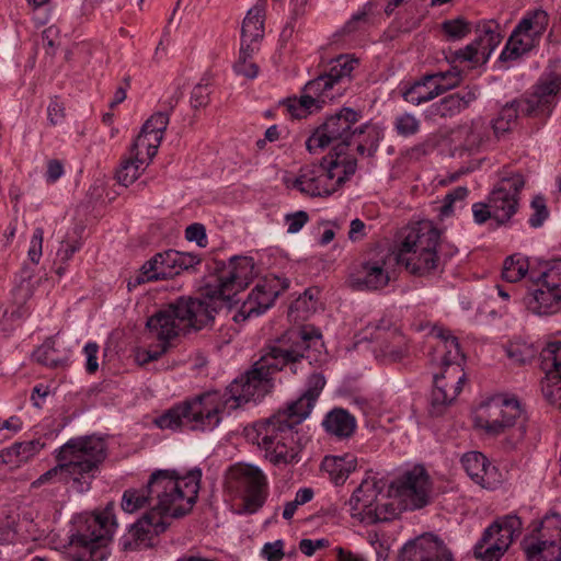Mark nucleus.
Returning <instances> with one entry per match:
<instances>
[{
  "label": "nucleus",
  "instance_id": "19",
  "mask_svg": "<svg viewBox=\"0 0 561 561\" xmlns=\"http://www.w3.org/2000/svg\"><path fill=\"white\" fill-rule=\"evenodd\" d=\"M170 518L172 517L156 515L154 512H147L133 524L128 531L121 538L119 543L123 550L135 551L152 547L156 537L164 533L169 527Z\"/></svg>",
  "mask_w": 561,
  "mask_h": 561
},
{
  "label": "nucleus",
  "instance_id": "52",
  "mask_svg": "<svg viewBox=\"0 0 561 561\" xmlns=\"http://www.w3.org/2000/svg\"><path fill=\"white\" fill-rule=\"evenodd\" d=\"M285 107L291 117L302 118L312 113L316 105L310 96L302 94L299 99H288L285 103Z\"/></svg>",
  "mask_w": 561,
  "mask_h": 561
},
{
  "label": "nucleus",
  "instance_id": "43",
  "mask_svg": "<svg viewBox=\"0 0 561 561\" xmlns=\"http://www.w3.org/2000/svg\"><path fill=\"white\" fill-rule=\"evenodd\" d=\"M528 270L527 259L522 254H513L504 261L502 277L508 283H516L525 277Z\"/></svg>",
  "mask_w": 561,
  "mask_h": 561
},
{
  "label": "nucleus",
  "instance_id": "6",
  "mask_svg": "<svg viewBox=\"0 0 561 561\" xmlns=\"http://www.w3.org/2000/svg\"><path fill=\"white\" fill-rule=\"evenodd\" d=\"M354 158H323L318 164L302 167L294 178L286 176L284 182L288 188H295L310 197L329 196L333 194L356 171Z\"/></svg>",
  "mask_w": 561,
  "mask_h": 561
},
{
  "label": "nucleus",
  "instance_id": "9",
  "mask_svg": "<svg viewBox=\"0 0 561 561\" xmlns=\"http://www.w3.org/2000/svg\"><path fill=\"white\" fill-rule=\"evenodd\" d=\"M560 95L561 73H545L528 96L507 103L502 107L499 116L512 125L519 115L545 119L552 113Z\"/></svg>",
  "mask_w": 561,
  "mask_h": 561
},
{
  "label": "nucleus",
  "instance_id": "25",
  "mask_svg": "<svg viewBox=\"0 0 561 561\" xmlns=\"http://www.w3.org/2000/svg\"><path fill=\"white\" fill-rule=\"evenodd\" d=\"M400 561H451V554L433 535H424L405 543Z\"/></svg>",
  "mask_w": 561,
  "mask_h": 561
},
{
  "label": "nucleus",
  "instance_id": "61",
  "mask_svg": "<svg viewBox=\"0 0 561 561\" xmlns=\"http://www.w3.org/2000/svg\"><path fill=\"white\" fill-rule=\"evenodd\" d=\"M43 238H44V231L42 228H36L33 232L32 239H31V245L28 249V257L30 260L37 264L42 256V247H43Z\"/></svg>",
  "mask_w": 561,
  "mask_h": 561
},
{
  "label": "nucleus",
  "instance_id": "33",
  "mask_svg": "<svg viewBox=\"0 0 561 561\" xmlns=\"http://www.w3.org/2000/svg\"><path fill=\"white\" fill-rule=\"evenodd\" d=\"M322 425L329 434L348 438L355 432L356 420L346 410L336 408L325 415Z\"/></svg>",
  "mask_w": 561,
  "mask_h": 561
},
{
  "label": "nucleus",
  "instance_id": "60",
  "mask_svg": "<svg viewBox=\"0 0 561 561\" xmlns=\"http://www.w3.org/2000/svg\"><path fill=\"white\" fill-rule=\"evenodd\" d=\"M309 220V216L304 210H298L285 216L288 233H297Z\"/></svg>",
  "mask_w": 561,
  "mask_h": 561
},
{
  "label": "nucleus",
  "instance_id": "3",
  "mask_svg": "<svg viewBox=\"0 0 561 561\" xmlns=\"http://www.w3.org/2000/svg\"><path fill=\"white\" fill-rule=\"evenodd\" d=\"M202 470L194 468L180 476L175 470H157L151 473L147 485L141 489H128L122 497V508L135 513L150 507L156 515L182 517L190 513L197 500L201 488Z\"/></svg>",
  "mask_w": 561,
  "mask_h": 561
},
{
  "label": "nucleus",
  "instance_id": "26",
  "mask_svg": "<svg viewBox=\"0 0 561 561\" xmlns=\"http://www.w3.org/2000/svg\"><path fill=\"white\" fill-rule=\"evenodd\" d=\"M477 87H466L433 103L425 112L428 119L451 118L468 108L478 98Z\"/></svg>",
  "mask_w": 561,
  "mask_h": 561
},
{
  "label": "nucleus",
  "instance_id": "34",
  "mask_svg": "<svg viewBox=\"0 0 561 561\" xmlns=\"http://www.w3.org/2000/svg\"><path fill=\"white\" fill-rule=\"evenodd\" d=\"M357 60L347 55H341L330 62V68L324 72L328 81L335 88L337 94H342L345 84L350 82L351 73L355 68Z\"/></svg>",
  "mask_w": 561,
  "mask_h": 561
},
{
  "label": "nucleus",
  "instance_id": "39",
  "mask_svg": "<svg viewBox=\"0 0 561 561\" xmlns=\"http://www.w3.org/2000/svg\"><path fill=\"white\" fill-rule=\"evenodd\" d=\"M304 94L312 99L316 110L320 108L327 101H331L340 95L323 73L305 85Z\"/></svg>",
  "mask_w": 561,
  "mask_h": 561
},
{
  "label": "nucleus",
  "instance_id": "59",
  "mask_svg": "<svg viewBox=\"0 0 561 561\" xmlns=\"http://www.w3.org/2000/svg\"><path fill=\"white\" fill-rule=\"evenodd\" d=\"M531 208L534 210V214L529 218V224L534 228L540 227L543 221L548 217V209L546 206L545 198L541 196H536L531 201Z\"/></svg>",
  "mask_w": 561,
  "mask_h": 561
},
{
  "label": "nucleus",
  "instance_id": "54",
  "mask_svg": "<svg viewBox=\"0 0 561 561\" xmlns=\"http://www.w3.org/2000/svg\"><path fill=\"white\" fill-rule=\"evenodd\" d=\"M486 137V124L482 119H476L472 121L465 141L469 149H473L481 146Z\"/></svg>",
  "mask_w": 561,
  "mask_h": 561
},
{
  "label": "nucleus",
  "instance_id": "32",
  "mask_svg": "<svg viewBox=\"0 0 561 561\" xmlns=\"http://www.w3.org/2000/svg\"><path fill=\"white\" fill-rule=\"evenodd\" d=\"M525 552L528 561H561V543L534 535L525 541Z\"/></svg>",
  "mask_w": 561,
  "mask_h": 561
},
{
  "label": "nucleus",
  "instance_id": "15",
  "mask_svg": "<svg viewBox=\"0 0 561 561\" xmlns=\"http://www.w3.org/2000/svg\"><path fill=\"white\" fill-rule=\"evenodd\" d=\"M538 288L527 301L528 308L538 314H551L561 309V260H552L541 266Z\"/></svg>",
  "mask_w": 561,
  "mask_h": 561
},
{
  "label": "nucleus",
  "instance_id": "41",
  "mask_svg": "<svg viewBox=\"0 0 561 561\" xmlns=\"http://www.w3.org/2000/svg\"><path fill=\"white\" fill-rule=\"evenodd\" d=\"M402 96L408 103L420 105L435 99L438 94L432 80H426V76H424L420 81H416L407 89Z\"/></svg>",
  "mask_w": 561,
  "mask_h": 561
},
{
  "label": "nucleus",
  "instance_id": "21",
  "mask_svg": "<svg viewBox=\"0 0 561 561\" xmlns=\"http://www.w3.org/2000/svg\"><path fill=\"white\" fill-rule=\"evenodd\" d=\"M296 413L288 408L278 410L274 415L255 424L256 443L259 447H266L275 443L287 442L288 437L298 438L296 427L302 422L295 417Z\"/></svg>",
  "mask_w": 561,
  "mask_h": 561
},
{
  "label": "nucleus",
  "instance_id": "13",
  "mask_svg": "<svg viewBox=\"0 0 561 561\" xmlns=\"http://www.w3.org/2000/svg\"><path fill=\"white\" fill-rule=\"evenodd\" d=\"M227 488L242 495L247 512H256L265 502L267 494L266 478L255 466L237 463L226 473Z\"/></svg>",
  "mask_w": 561,
  "mask_h": 561
},
{
  "label": "nucleus",
  "instance_id": "58",
  "mask_svg": "<svg viewBox=\"0 0 561 561\" xmlns=\"http://www.w3.org/2000/svg\"><path fill=\"white\" fill-rule=\"evenodd\" d=\"M169 119L170 116L168 111H159L146 121L142 128L163 135L169 124Z\"/></svg>",
  "mask_w": 561,
  "mask_h": 561
},
{
  "label": "nucleus",
  "instance_id": "1",
  "mask_svg": "<svg viewBox=\"0 0 561 561\" xmlns=\"http://www.w3.org/2000/svg\"><path fill=\"white\" fill-rule=\"evenodd\" d=\"M320 337L319 330L313 327L287 331L267 345L252 368L236 378L225 392L208 391L178 403L156 417L154 424L161 430L213 431L227 408L234 410L271 392L276 373L289 367L296 375L310 342Z\"/></svg>",
  "mask_w": 561,
  "mask_h": 561
},
{
  "label": "nucleus",
  "instance_id": "7",
  "mask_svg": "<svg viewBox=\"0 0 561 561\" xmlns=\"http://www.w3.org/2000/svg\"><path fill=\"white\" fill-rule=\"evenodd\" d=\"M116 526L112 505L85 517L70 539L71 561H105Z\"/></svg>",
  "mask_w": 561,
  "mask_h": 561
},
{
  "label": "nucleus",
  "instance_id": "11",
  "mask_svg": "<svg viewBox=\"0 0 561 561\" xmlns=\"http://www.w3.org/2000/svg\"><path fill=\"white\" fill-rule=\"evenodd\" d=\"M360 113L350 107H343L339 113L327 118L314 133L307 139L306 147L310 153L317 149H322L332 142H336L333 148L335 157L341 151V159L344 156V149L351 146L352 137H363L369 125L365 124L353 129V126L359 121Z\"/></svg>",
  "mask_w": 561,
  "mask_h": 561
},
{
  "label": "nucleus",
  "instance_id": "8",
  "mask_svg": "<svg viewBox=\"0 0 561 561\" xmlns=\"http://www.w3.org/2000/svg\"><path fill=\"white\" fill-rule=\"evenodd\" d=\"M525 422L519 402L515 398L502 396L481 403L473 417L474 426L486 435L495 437L511 431L508 443L512 446L523 440L526 434Z\"/></svg>",
  "mask_w": 561,
  "mask_h": 561
},
{
  "label": "nucleus",
  "instance_id": "45",
  "mask_svg": "<svg viewBox=\"0 0 561 561\" xmlns=\"http://www.w3.org/2000/svg\"><path fill=\"white\" fill-rule=\"evenodd\" d=\"M257 47H250L245 44L240 45L239 58L233 65V70L237 75L243 76L248 79L256 78L259 73V66L251 60L253 53Z\"/></svg>",
  "mask_w": 561,
  "mask_h": 561
},
{
  "label": "nucleus",
  "instance_id": "2",
  "mask_svg": "<svg viewBox=\"0 0 561 561\" xmlns=\"http://www.w3.org/2000/svg\"><path fill=\"white\" fill-rule=\"evenodd\" d=\"M254 277V261L234 256L219 271L214 284L207 285V299L181 297L151 316L146 323L151 339L159 341L154 350L146 352L144 362L157 360L168 351L169 343L181 333L201 330L214 320L218 301L231 305L234 296Z\"/></svg>",
  "mask_w": 561,
  "mask_h": 561
},
{
  "label": "nucleus",
  "instance_id": "20",
  "mask_svg": "<svg viewBox=\"0 0 561 561\" xmlns=\"http://www.w3.org/2000/svg\"><path fill=\"white\" fill-rule=\"evenodd\" d=\"M476 34L472 43L455 53L456 59L474 65L485 64L502 41L501 27L493 20L479 23Z\"/></svg>",
  "mask_w": 561,
  "mask_h": 561
},
{
  "label": "nucleus",
  "instance_id": "64",
  "mask_svg": "<svg viewBox=\"0 0 561 561\" xmlns=\"http://www.w3.org/2000/svg\"><path fill=\"white\" fill-rule=\"evenodd\" d=\"M284 542L282 540H276L274 542H267L264 545L262 549V556L267 561H280L284 557Z\"/></svg>",
  "mask_w": 561,
  "mask_h": 561
},
{
  "label": "nucleus",
  "instance_id": "29",
  "mask_svg": "<svg viewBox=\"0 0 561 561\" xmlns=\"http://www.w3.org/2000/svg\"><path fill=\"white\" fill-rule=\"evenodd\" d=\"M265 1L259 0V3L248 11L241 27V44L256 47L257 42L263 38Z\"/></svg>",
  "mask_w": 561,
  "mask_h": 561
},
{
  "label": "nucleus",
  "instance_id": "36",
  "mask_svg": "<svg viewBox=\"0 0 561 561\" xmlns=\"http://www.w3.org/2000/svg\"><path fill=\"white\" fill-rule=\"evenodd\" d=\"M262 449L265 451V458L275 466H286L299 460L298 438L288 437L287 442L282 440V444L275 443L272 446L262 447Z\"/></svg>",
  "mask_w": 561,
  "mask_h": 561
},
{
  "label": "nucleus",
  "instance_id": "47",
  "mask_svg": "<svg viewBox=\"0 0 561 561\" xmlns=\"http://www.w3.org/2000/svg\"><path fill=\"white\" fill-rule=\"evenodd\" d=\"M468 188L466 186H457L450 191L443 201L439 207V217L442 219L451 216L456 209H461L465 205V199L468 196Z\"/></svg>",
  "mask_w": 561,
  "mask_h": 561
},
{
  "label": "nucleus",
  "instance_id": "28",
  "mask_svg": "<svg viewBox=\"0 0 561 561\" xmlns=\"http://www.w3.org/2000/svg\"><path fill=\"white\" fill-rule=\"evenodd\" d=\"M380 340L374 347L375 357L385 363H396L407 356L409 347L405 337L397 332L390 331L385 336H377Z\"/></svg>",
  "mask_w": 561,
  "mask_h": 561
},
{
  "label": "nucleus",
  "instance_id": "51",
  "mask_svg": "<svg viewBox=\"0 0 561 561\" xmlns=\"http://www.w3.org/2000/svg\"><path fill=\"white\" fill-rule=\"evenodd\" d=\"M394 130L401 137H411L419 133L421 121L411 113H401L393 121Z\"/></svg>",
  "mask_w": 561,
  "mask_h": 561
},
{
  "label": "nucleus",
  "instance_id": "42",
  "mask_svg": "<svg viewBox=\"0 0 561 561\" xmlns=\"http://www.w3.org/2000/svg\"><path fill=\"white\" fill-rule=\"evenodd\" d=\"M534 44L527 37H523L515 31L512 32L505 48L500 55L501 61L517 60L523 55L531 50Z\"/></svg>",
  "mask_w": 561,
  "mask_h": 561
},
{
  "label": "nucleus",
  "instance_id": "40",
  "mask_svg": "<svg viewBox=\"0 0 561 561\" xmlns=\"http://www.w3.org/2000/svg\"><path fill=\"white\" fill-rule=\"evenodd\" d=\"M162 139L163 135L141 128L131 148L136 150V156L141 154L151 161L156 157Z\"/></svg>",
  "mask_w": 561,
  "mask_h": 561
},
{
  "label": "nucleus",
  "instance_id": "49",
  "mask_svg": "<svg viewBox=\"0 0 561 561\" xmlns=\"http://www.w3.org/2000/svg\"><path fill=\"white\" fill-rule=\"evenodd\" d=\"M538 348L524 341L511 342L506 347L507 356L516 364H526L535 358Z\"/></svg>",
  "mask_w": 561,
  "mask_h": 561
},
{
  "label": "nucleus",
  "instance_id": "56",
  "mask_svg": "<svg viewBox=\"0 0 561 561\" xmlns=\"http://www.w3.org/2000/svg\"><path fill=\"white\" fill-rule=\"evenodd\" d=\"M14 446L19 450L20 462L26 463L45 446L39 439L15 443Z\"/></svg>",
  "mask_w": 561,
  "mask_h": 561
},
{
  "label": "nucleus",
  "instance_id": "46",
  "mask_svg": "<svg viewBox=\"0 0 561 561\" xmlns=\"http://www.w3.org/2000/svg\"><path fill=\"white\" fill-rule=\"evenodd\" d=\"M33 358L39 364L54 368L62 366L66 363V357L57 354L53 339L46 340L37 347L33 352Z\"/></svg>",
  "mask_w": 561,
  "mask_h": 561
},
{
  "label": "nucleus",
  "instance_id": "55",
  "mask_svg": "<svg viewBox=\"0 0 561 561\" xmlns=\"http://www.w3.org/2000/svg\"><path fill=\"white\" fill-rule=\"evenodd\" d=\"M309 0H290L291 10L288 22L283 28L282 35L285 37L291 36L296 21L304 16L307 12V5Z\"/></svg>",
  "mask_w": 561,
  "mask_h": 561
},
{
  "label": "nucleus",
  "instance_id": "62",
  "mask_svg": "<svg viewBox=\"0 0 561 561\" xmlns=\"http://www.w3.org/2000/svg\"><path fill=\"white\" fill-rule=\"evenodd\" d=\"M185 238L188 241H195L199 247H206L207 236L204 225L192 224L185 229Z\"/></svg>",
  "mask_w": 561,
  "mask_h": 561
},
{
  "label": "nucleus",
  "instance_id": "16",
  "mask_svg": "<svg viewBox=\"0 0 561 561\" xmlns=\"http://www.w3.org/2000/svg\"><path fill=\"white\" fill-rule=\"evenodd\" d=\"M431 491L430 476L421 466L404 472L390 485V494L393 493L405 510H417L427 505Z\"/></svg>",
  "mask_w": 561,
  "mask_h": 561
},
{
  "label": "nucleus",
  "instance_id": "17",
  "mask_svg": "<svg viewBox=\"0 0 561 561\" xmlns=\"http://www.w3.org/2000/svg\"><path fill=\"white\" fill-rule=\"evenodd\" d=\"M525 179L519 172L503 171L500 181L489 195V207L493 209V219L499 224L508 221L517 211L519 193Z\"/></svg>",
  "mask_w": 561,
  "mask_h": 561
},
{
  "label": "nucleus",
  "instance_id": "4",
  "mask_svg": "<svg viewBox=\"0 0 561 561\" xmlns=\"http://www.w3.org/2000/svg\"><path fill=\"white\" fill-rule=\"evenodd\" d=\"M432 336L437 339L432 362L440 368V371L434 375L430 413L433 416H439L461 392L466 374L461 367L463 356L458 339L444 328H434Z\"/></svg>",
  "mask_w": 561,
  "mask_h": 561
},
{
  "label": "nucleus",
  "instance_id": "12",
  "mask_svg": "<svg viewBox=\"0 0 561 561\" xmlns=\"http://www.w3.org/2000/svg\"><path fill=\"white\" fill-rule=\"evenodd\" d=\"M107 455V444L103 437L96 435H87L70 438L57 451L58 461H64L70 474L90 482L99 466L105 460Z\"/></svg>",
  "mask_w": 561,
  "mask_h": 561
},
{
  "label": "nucleus",
  "instance_id": "31",
  "mask_svg": "<svg viewBox=\"0 0 561 561\" xmlns=\"http://www.w3.org/2000/svg\"><path fill=\"white\" fill-rule=\"evenodd\" d=\"M357 458L352 454L324 457L321 467L336 485L343 484L356 469Z\"/></svg>",
  "mask_w": 561,
  "mask_h": 561
},
{
  "label": "nucleus",
  "instance_id": "35",
  "mask_svg": "<svg viewBox=\"0 0 561 561\" xmlns=\"http://www.w3.org/2000/svg\"><path fill=\"white\" fill-rule=\"evenodd\" d=\"M48 482H71L72 488L80 493L85 492L90 489V480H81V478L75 477V474H70V470L68 469L64 461H59L57 466L43 473L37 480L33 482V485L41 486Z\"/></svg>",
  "mask_w": 561,
  "mask_h": 561
},
{
  "label": "nucleus",
  "instance_id": "22",
  "mask_svg": "<svg viewBox=\"0 0 561 561\" xmlns=\"http://www.w3.org/2000/svg\"><path fill=\"white\" fill-rule=\"evenodd\" d=\"M546 377L541 390L546 400L561 410V342L548 343L539 353Z\"/></svg>",
  "mask_w": 561,
  "mask_h": 561
},
{
  "label": "nucleus",
  "instance_id": "23",
  "mask_svg": "<svg viewBox=\"0 0 561 561\" xmlns=\"http://www.w3.org/2000/svg\"><path fill=\"white\" fill-rule=\"evenodd\" d=\"M289 287V280L276 276L261 279L244 301L240 316L243 319L260 316L270 309L275 299Z\"/></svg>",
  "mask_w": 561,
  "mask_h": 561
},
{
  "label": "nucleus",
  "instance_id": "30",
  "mask_svg": "<svg viewBox=\"0 0 561 561\" xmlns=\"http://www.w3.org/2000/svg\"><path fill=\"white\" fill-rule=\"evenodd\" d=\"M549 14L541 8L527 11L513 31L527 37L535 45L546 32Z\"/></svg>",
  "mask_w": 561,
  "mask_h": 561
},
{
  "label": "nucleus",
  "instance_id": "38",
  "mask_svg": "<svg viewBox=\"0 0 561 561\" xmlns=\"http://www.w3.org/2000/svg\"><path fill=\"white\" fill-rule=\"evenodd\" d=\"M461 463L467 474L479 485L486 486L490 484L485 477L491 466L485 456L479 451L467 453L461 458Z\"/></svg>",
  "mask_w": 561,
  "mask_h": 561
},
{
  "label": "nucleus",
  "instance_id": "18",
  "mask_svg": "<svg viewBox=\"0 0 561 561\" xmlns=\"http://www.w3.org/2000/svg\"><path fill=\"white\" fill-rule=\"evenodd\" d=\"M396 263L393 253L379 252L376 256L363 262L351 275L352 287L359 290H378L386 287L391 279Z\"/></svg>",
  "mask_w": 561,
  "mask_h": 561
},
{
  "label": "nucleus",
  "instance_id": "37",
  "mask_svg": "<svg viewBox=\"0 0 561 561\" xmlns=\"http://www.w3.org/2000/svg\"><path fill=\"white\" fill-rule=\"evenodd\" d=\"M149 163V160L141 154L136 156V150L130 148L129 157L122 161L116 171L117 181L124 186L133 184Z\"/></svg>",
  "mask_w": 561,
  "mask_h": 561
},
{
  "label": "nucleus",
  "instance_id": "57",
  "mask_svg": "<svg viewBox=\"0 0 561 561\" xmlns=\"http://www.w3.org/2000/svg\"><path fill=\"white\" fill-rule=\"evenodd\" d=\"M367 539L376 551L377 561H387L390 550L388 539L378 533H368Z\"/></svg>",
  "mask_w": 561,
  "mask_h": 561
},
{
  "label": "nucleus",
  "instance_id": "48",
  "mask_svg": "<svg viewBox=\"0 0 561 561\" xmlns=\"http://www.w3.org/2000/svg\"><path fill=\"white\" fill-rule=\"evenodd\" d=\"M536 531L538 536L535 538L556 540L561 543V515L558 513L546 515Z\"/></svg>",
  "mask_w": 561,
  "mask_h": 561
},
{
  "label": "nucleus",
  "instance_id": "10",
  "mask_svg": "<svg viewBox=\"0 0 561 561\" xmlns=\"http://www.w3.org/2000/svg\"><path fill=\"white\" fill-rule=\"evenodd\" d=\"M385 483L368 478L354 490L346 505L351 516L364 524L388 522L398 515V505L391 500Z\"/></svg>",
  "mask_w": 561,
  "mask_h": 561
},
{
  "label": "nucleus",
  "instance_id": "27",
  "mask_svg": "<svg viewBox=\"0 0 561 561\" xmlns=\"http://www.w3.org/2000/svg\"><path fill=\"white\" fill-rule=\"evenodd\" d=\"M324 386V376L318 373L312 374L307 380L304 393L287 404L286 408L296 413L295 417L298 422H304L309 416Z\"/></svg>",
  "mask_w": 561,
  "mask_h": 561
},
{
  "label": "nucleus",
  "instance_id": "53",
  "mask_svg": "<svg viewBox=\"0 0 561 561\" xmlns=\"http://www.w3.org/2000/svg\"><path fill=\"white\" fill-rule=\"evenodd\" d=\"M442 30L450 39H461L471 32V24L463 18L446 20L442 23Z\"/></svg>",
  "mask_w": 561,
  "mask_h": 561
},
{
  "label": "nucleus",
  "instance_id": "63",
  "mask_svg": "<svg viewBox=\"0 0 561 561\" xmlns=\"http://www.w3.org/2000/svg\"><path fill=\"white\" fill-rule=\"evenodd\" d=\"M209 98V91H208V83H198L193 88L192 94H191V102L193 107L198 108L206 106L208 103Z\"/></svg>",
  "mask_w": 561,
  "mask_h": 561
},
{
  "label": "nucleus",
  "instance_id": "14",
  "mask_svg": "<svg viewBox=\"0 0 561 561\" xmlns=\"http://www.w3.org/2000/svg\"><path fill=\"white\" fill-rule=\"evenodd\" d=\"M522 520L515 514L497 518L483 533L474 547L477 558L483 561H499L511 543L520 535Z\"/></svg>",
  "mask_w": 561,
  "mask_h": 561
},
{
  "label": "nucleus",
  "instance_id": "24",
  "mask_svg": "<svg viewBox=\"0 0 561 561\" xmlns=\"http://www.w3.org/2000/svg\"><path fill=\"white\" fill-rule=\"evenodd\" d=\"M176 275H179L178 251L168 250L154 254L145 262L139 271L129 277L127 287L128 290H133L141 284L172 278Z\"/></svg>",
  "mask_w": 561,
  "mask_h": 561
},
{
  "label": "nucleus",
  "instance_id": "50",
  "mask_svg": "<svg viewBox=\"0 0 561 561\" xmlns=\"http://www.w3.org/2000/svg\"><path fill=\"white\" fill-rule=\"evenodd\" d=\"M379 134L369 125V129L363 137H352L351 145L356 146V151L360 156H373L378 148Z\"/></svg>",
  "mask_w": 561,
  "mask_h": 561
},
{
  "label": "nucleus",
  "instance_id": "5",
  "mask_svg": "<svg viewBox=\"0 0 561 561\" xmlns=\"http://www.w3.org/2000/svg\"><path fill=\"white\" fill-rule=\"evenodd\" d=\"M440 231L432 221H420L407 228L397 254V264L419 277L433 275L440 268L437 247Z\"/></svg>",
  "mask_w": 561,
  "mask_h": 561
},
{
  "label": "nucleus",
  "instance_id": "44",
  "mask_svg": "<svg viewBox=\"0 0 561 561\" xmlns=\"http://www.w3.org/2000/svg\"><path fill=\"white\" fill-rule=\"evenodd\" d=\"M426 80H432L437 94H442L447 90L454 89L460 84L462 80L461 71L456 67L447 71H438L432 75H426Z\"/></svg>",
  "mask_w": 561,
  "mask_h": 561
}]
</instances>
